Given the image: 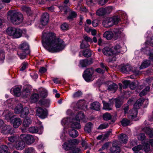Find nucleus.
Segmentation results:
<instances>
[{"instance_id":"obj_1","label":"nucleus","mask_w":153,"mask_h":153,"mask_svg":"<svg viewBox=\"0 0 153 153\" xmlns=\"http://www.w3.org/2000/svg\"><path fill=\"white\" fill-rule=\"evenodd\" d=\"M42 42L43 46L49 52L52 53L59 51L65 47L63 40L56 38L54 33L43 32Z\"/></svg>"},{"instance_id":"obj_2","label":"nucleus","mask_w":153,"mask_h":153,"mask_svg":"<svg viewBox=\"0 0 153 153\" xmlns=\"http://www.w3.org/2000/svg\"><path fill=\"white\" fill-rule=\"evenodd\" d=\"M7 18L15 25H19L23 20L22 15L15 10H10L7 13Z\"/></svg>"},{"instance_id":"obj_3","label":"nucleus","mask_w":153,"mask_h":153,"mask_svg":"<svg viewBox=\"0 0 153 153\" xmlns=\"http://www.w3.org/2000/svg\"><path fill=\"white\" fill-rule=\"evenodd\" d=\"M143 102V99H139L136 101L134 105V108L130 110L128 113L127 116L129 119L136 120L135 118L137 114V109L140 108Z\"/></svg>"},{"instance_id":"obj_4","label":"nucleus","mask_w":153,"mask_h":153,"mask_svg":"<svg viewBox=\"0 0 153 153\" xmlns=\"http://www.w3.org/2000/svg\"><path fill=\"white\" fill-rule=\"evenodd\" d=\"M30 53V51L28 44L26 42H24L22 44L17 52L20 59H25L26 57V55L29 54Z\"/></svg>"},{"instance_id":"obj_5","label":"nucleus","mask_w":153,"mask_h":153,"mask_svg":"<svg viewBox=\"0 0 153 153\" xmlns=\"http://www.w3.org/2000/svg\"><path fill=\"white\" fill-rule=\"evenodd\" d=\"M6 33L8 35L12 36L13 38L16 39L22 36V31L19 28L10 27L7 29Z\"/></svg>"},{"instance_id":"obj_6","label":"nucleus","mask_w":153,"mask_h":153,"mask_svg":"<svg viewBox=\"0 0 153 153\" xmlns=\"http://www.w3.org/2000/svg\"><path fill=\"white\" fill-rule=\"evenodd\" d=\"M120 33L119 32L114 31L113 33L111 31H105L103 36L107 40H110L113 38L114 40L117 39L120 37Z\"/></svg>"},{"instance_id":"obj_7","label":"nucleus","mask_w":153,"mask_h":153,"mask_svg":"<svg viewBox=\"0 0 153 153\" xmlns=\"http://www.w3.org/2000/svg\"><path fill=\"white\" fill-rule=\"evenodd\" d=\"M20 139L28 145L32 144L35 141L33 137L30 134H21L20 136Z\"/></svg>"},{"instance_id":"obj_8","label":"nucleus","mask_w":153,"mask_h":153,"mask_svg":"<svg viewBox=\"0 0 153 153\" xmlns=\"http://www.w3.org/2000/svg\"><path fill=\"white\" fill-rule=\"evenodd\" d=\"M85 74L83 76L85 80L87 82L92 81L91 77L93 74V70L92 68L87 69L85 72Z\"/></svg>"},{"instance_id":"obj_9","label":"nucleus","mask_w":153,"mask_h":153,"mask_svg":"<svg viewBox=\"0 0 153 153\" xmlns=\"http://www.w3.org/2000/svg\"><path fill=\"white\" fill-rule=\"evenodd\" d=\"M37 115L41 119H44L47 117V111L46 109H43L38 107L36 110Z\"/></svg>"},{"instance_id":"obj_10","label":"nucleus","mask_w":153,"mask_h":153,"mask_svg":"<svg viewBox=\"0 0 153 153\" xmlns=\"http://www.w3.org/2000/svg\"><path fill=\"white\" fill-rule=\"evenodd\" d=\"M10 122L13 124V126L14 128H17L21 125L22 121L20 118L16 117L13 119H11Z\"/></svg>"},{"instance_id":"obj_11","label":"nucleus","mask_w":153,"mask_h":153,"mask_svg":"<svg viewBox=\"0 0 153 153\" xmlns=\"http://www.w3.org/2000/svg\"><path fill=\"white\" fill-rule=\"evenodd\" d=\"M103 106V109L107 111H110L112 110L113 105L114 104L113 101L112 100L110 101L109 102H106L105 101H102Z\"/></svg>"},{"instance_id":"obj_12","label":"nucleus","mask_w":153,"mask_h":153,"mask_svg":"<svg viewBox=\"0 0 153 153\" xmlns=\"http://www.w3.org/2000/svg\"><path fill=\"white\" fill-rule=\"evenodd\" d=\"M102 52L104 55L109 56L114 55V53L112 49L109 47H106L102 49Z\"/></svg>"},{"instance_id":"obj_13","label":"nucleus","mask_w":153,"mask_h":153,"mask_svg":"<svg viewBox=\"0 0 153 153\" xmlns=\"http://www.w3.org/2000/svg\"><path fill=\"white\" fill-rule=\"evenodd\" d=\"M49 15L47 13H45L42 15L41 20V23L43 26L46 25L48 22Z\"/></svg>"},{"instance_id":"obj_14","label":"nucleus","mask_w":153,"mask_h":153,"mask_svg":"<svg viewBox=\"0 0 153 153\" xmlns=\"http://www.w3.org/2000/svg\"><path fill=\"white\" fill-rule=\"evenodd\" d=\"M102 25L105 27H110L113 25L114 23L112 18H107L104 20L102 22Z\"/></svg>"},{"instance_id":"obj_15","label":"nucleus","mask_w":153,"mask_h":153,"mask_svg":"<svg viewBox=\"0 0 153 153\" xmlns=\"http://www.w3.org/2000/svg\"><path fill=\"white\" fill-rule=\"evenodd\" d=\"M19 141L17 142L15 144V148L18 150H22L25 147V143L24 140L20 139Z\"/></svg>"},{"instance_id":"obj_16","label":"nucleus","mask_w":153,"mask_h":153,"mask_svg":"<svg viewBox=\"0 0 153 153\" xmlns=\"http://www.w3.org/2000/svg\"><path fill=\"white\" fill-rule=\"evenodd\" d=\"M22 88V86L21 85H19L14 88L13 90L14 95L17 97L21 96V91Z\"/></svg>"},{"instance_id":"obj_17","label":"nucleus","mask_w":153,"mask_h":153,"mask_svg":"<svg viewBox=\"0 0 153 153\" xmlns=\"http://www.w3.org/2000/svg\"><path fill=\"white\" fill-rule=\"evenodd\" d=\"M72 123L71 124L72 128L79 129L81 128V126L79 123V121H77L75 119H72L71 121Z\"/></svg>"},{"instance_id":"obj_18","label":"nucleus","mask_w":153,"mask_h":153,"mask_svg":"<svg viewBox=\"0 0 153 153\" xmlns=\"http://www.w3.org/2000/svg\"><path fill=\"white\" fill-rule=\"evenodd\" d=\"M132 67L129 65H123L121 68V71L124 73H128L132 70Z\"/></svg>"},{"instance_id":"obj_19","label":"nucleus","mask_w":153,"mask_h":153,"mask_svg":"<svg viewBox=\"0 0 153 153\" xmlns=\"http://www.w3.org/2000/svg\"><path fill=\"white\" fill-rule=\"evenodd\" d=\"M118 138L119 141L124 143H126L128 140V137L127 135L124 134H121L118 136Z\"/></svg>"},{"instance_id":"obj_20","label":"nucleus","mask_w":153,"mask_h":153,"mask_svg":"<svg viewBox=\"0 0 153 153\" xmlns=\"http://www.w3.org/2000/svg\"><path fill=\"white\" fill-rule=\"evenodd\" d=\"M92 63V61L91 59L89 60L85 59L81 60L80 61V64L83 67H85L91 64Z\"/></svg>"},{"instance_id":"obj_21","label":"nucleus","mask_w":153,"mask_h":153,"mask_svg":"<svg viewBox=\"0 0 153 153\" xmlns=\"http://www.w3.org/2000/svg\"><path fill=\"white\" fill-rule=\"evenodd\" d=\"M12 129V128L10 126H5L2 128L1 132L4 134H9L11 133Z\"/></svg>"},{"instance_id":"obj_22","label":"nucleus","mask_w":153,"mask_h":153,"mask_svg":"<svg viewBox=\"0 0 153 153\" xmlns=\"http://www.w3.org/2000/svg\"><path fill=\"white\" fill-rule=\"evenodd\" d=\"M117 88L118 85L114 83L108 86V90L111 93H114L116 92Z\"/></svg>"},{"instance_id":"obj_23","label":"nucleus","mask_w":153,"mask_h":153,"mask_svg":"<svg viewBox=\"0 0 153 153\" xmlns=\"http://www.w3.org/2000/svg\"><path fill=\"white\" fill-rule=\"evenodd\" d=\"M90 108L91 109L99 111L100 109V105L99 102H94L91 104Z\"/></svg>"},{"instance_id":"obj_24","label":"nucleus","mask_w":153,"mask_h":153,"mask_svg":"<svg viewBox=\"0 0 153 153\" xmlns=\"http://www.w3.org/2000/svg\"><path fill=\"white\" fill-rule=\"evenodd\" d=\"M30 92L29 89L27 88H24L21 92V96L24 98L27 97L30 94Z\"/></svg>"},{"instance_id":"obj_25","label":"nucleus","mask_w":153,"mask_h":153,"mask_svg":"<svg viewBox=\"0 0 153 153\" xmlns=\"http://www.w3.org/2000/svg\"><path fill=\"white\" fill-rule=\"evenodd\" d=\"M39 95L37 94H34L30 97V100L32 103H35L37 102L38 100Z\"/></svg>"},{"instance_id":"obj_26","label":"nucleus","mask_w":153,"mask_h":153,"mask_svg":"<svg viewBox=\"0 0 153 153\" xmlns=\"http://www.w3.org/2000/svg\"><path fill=\"white\" fill-rule=\"evenodd\" d=\"M31 123V120L30 118L27 117L24 119L23 123V124L24 127H27L29 126Z\"/></svg>"},{"instance_id":"obj_27","label":"nucleus","mask_w":153,"mask_h":153,"mask_svg":"<svg viewBox=\"0 0 153 153\" xmlns=\"http://www.w3.org/2000/svg\"><path fill=\"white\" fill-rule=\"evenodd\" d=\"M3 115L5 116V118L7 120L10 119V121L11 119H13L11 117L13 114V112L9 111L7 110L3 112Z\"/></svg>"},{"instance_id":"obj_28","label":"nucleus","mask_w":153,"mask_h":153,"mask_svg":"<svg viewBox=\"0 0 153 153\" xmlns=\"http://www.w3.org/2000/svg\"><path fill=\"white\" fill-rule=\"evenodd\" d=\"M50 101L49 99L43 98L39 101V103L46 107L48 106Z\"/></svg>"},{"instance_id":"obj_29","label":"nucleus","mask_w":153,"mask_h":153,"mask_svg":"<svg viewBox=\"0 0 153 153\" xmlns=\"http://www.w3.org/2000/svg\"><path fill=\"white\" fill-rule=\"evenodd\" d=\"M69 133L70 136L72 137H76L79 135L78 131L74 129H72L69 131Z\"/></svg>"},{"instance_id":"obj_30","label":"nucleus","mask_w":153,"mask_h":153,"mask_svg":"<svg viewBox=\"0 0 153 153\" xmlns=\"http://www.w3.org/2000/svg\"><path fill=\"white\" fill-rule=\"evenodd\" d=\"M150 64L149 60H145L143 62L140 68V69H143L148 67Z\"/></svg>"},{"instance_id":"obj_31","label":"nucleus","mask_w":153,"mask_h":153,"mask_svg":"<svg viewBox=\"0 0 153 153\" xmlns=\"http://www.w3.org/2000/svg\"><path fill=\"white\" fill-rule=\"evenodd\" d=\"M120 149L119 146H115L113 143V146L111 149V152L112 153H119L120 152Z\"/></svg>"},{"instance_id":"obj_32","label":"nucleus","mask_w":153,"mask_h":153,"mask_svg":"<svg viewBox=\"0 0 153 153\" xmlns=\"http://www.w3.org/2000/svg\"><path fill=\"white\" fill-rule=\"evenodd\" d=\"M84 117L83 113L80 111L76 115L75 119L77 121H79L80 120H83Z\"/></svg>"},{"instance_id":"obj_33","label":"nucleus","mask_w":153,"mask_h":153,"mask_svg":"<svg viewBox=\"0 0 153 153\" xmlns=\"http://www.w3.org/2000/svg\"><path fill=\"white\" fill-rule=\"evenodd\" d=\"M21 9L22 11L27 13L29 15H30L32 14L30 8L25 5L22 6L21 7Z\"/></svg>"},{"instance_id":"obj_34","label":"nucleus","mask_w":153,"mask_h":153,"mask_svg":"<svg viewBox=\"0 0 153 153\" xmlns=\"http://www.w3.org/2000/svg\"><path fill=\"white\" fill-rule=\"evenodd\" d=\"M21 113V117H24L26 116L29 113L28 108L27 107H25L23 109Z\"/></svg>"},{"instance_id":"obj_35","label":"nucleus","mask_w":153,"mask_h":153,"mask_svg":"<svg viewBox=\"0 0 153 153\" xmlns=\"http://www.w3.org/2000/svg\"><path fill=\"white\" fill-rule=\"evenodd\" d=\"M115 106L116 108H120L123 104V101L120 98H118L115 99Z\"/></svg>"},{"instance_id":"obj_36","label":"nucleus","mask_w":153,"mask_h":153,"mask_svg":"<svg viewBox=\"0 0 153 153\" xmlns=\"http://www.w3.org/2000/svg\"><path fill=\"white\" fill-rule=\"evenodd\" d=\"M92 126V124L91 122H89L87 123L84 128L85 131L88 133L90 132L91 131Z\"/></svg>"},{"instance_id":"obj_37","label":"nucleus","mask_w":153,"mask_h":153,"mask_svg":"<svg viewBox=\"0 0 153 153\" xmlns=\"http://www.w3.org/2000/svg\"><path fill=\"white\" fill-rule=\"evenodd\" d=\"M22 109V105L20 104H18L15 108L14 109V112L15 113L17 114L21 113Z\"/></svg>"},{"instance_id":"obj_38","label":"nucleus","mask_w":153,"mask_h":153,"mask_svg":"<svg viewBox=\"0 0 153 153\" xmlns=\"http://www.w3.org/2000/svg\"><path fill=\"white\" fill-rule=\"evenodd\" d=\"M96 14L98 16H103L105 15V13L104 8H101L97 10L96 12Z\"/></svg>"},{"instance_id":"obj_39","label":"nucleus","mask_w":153,"mask_h":153,"mask_svg":"<svg viewBox=\"0 0 153 153\" xmlns=\"http://www.w3.org/2000/svg\"><path fill=\"white\" fill-rule=\"evenodd\" d=\"M121 46L119 44H117L114 47V50H113L114 55L117 54L120 52Z\"/></svg>"},{"instance_id":"obj_40","label":"nucleus","mask_w":153,"mask_h":153,"mask_svg":"<svg viewBox=\"0 0 153 153\" xmlns=\"http://www.w3.org/2000/svg\"><path fill=\"white\" fill-rule=\"evenodd\" d=\"M8 149V147L6 146L2 145L0 146V153H7Z\"/></svg>"},{"instance_id":"obj_41","label":"nucleus","mask_w":153,"mask_h":153,"mask_svg":"<svg viewBox=\"0 0 153 153\" xmlns=\"http://www.w3.org/2000/svg\"><path fill=\"white\" fill-rule=\"evenodd\" d=\"M150 87L148 86L146 87L143 90L140 94V97H142L146 94L149 91Z\"/></svg>"},{"instance_id":"obj_42","label":"nucleus","mask_w":153,"mask_h":153,"mask_svg":"<svg viewBox=\"0 0 153 153\" xmlns=\"http://www.w3.org/2000/svg\"><path fill=\"white\" fill-rule=\"evenodd\" d=\"M83 54L85 57H88L91 56V52L90 50L87 49L83 51Z\"/></svg>"},{"instance_id":"obj_43","label":"nucleus","mask_w":153,"mask_h":153,"mask_svg":"<svg viewBox=\"0 0 153 153\" xmlns=\"http://www.w3.org/2000/svg\"><path fill=\"white\" fill-rule=\"evenodd\" d=\"M112 116L111 115L108 113H106L103 114V119L106 121L109 120L111 119Z\"/></svg>"},{"instance_id":"obj_44","label":"nucleus","mask_w":153,"mask_h":153,"mask_svg":"<svg viewBox=\"0 0 153 153\" xmlns=\"http://www.w3.org/2000/svg\"><path fill=\"white\" fill-rule=\"evenodd\" d=\"M122 125L124 126H128L130 123L129 120L126 119L124 118L121 122Z\"/></svg>"},{"instance_id":"obj_45","label":"nucleus","mask_w":153,"mask_h":153,"mask_svg":"<svg viewBox=\"0 0 153 153\" xmlns=\"http://www.w3.org/2000/svg\"><path fill=\"white\" fill-rule=\"evenodd\" d=\"M63 148L66 150H68L70 149L72 147L70 144L69 143V141L68 143H65L62 145Z\"/></svg>"},{"instance_id":"obj_46","label":"nucleus","mask_w":153,"mask_h":153,"mask_svg":"<svg viewBox=\"0 0 153 153\" xmlns=\"http://www.w3.org/2000/svg\"><path fill=\"white\" fill-rule=\"evenodd\" d=\"M106 14L110 13L114 9V7L112 6L107 7L104 8Z\"/></svg>"},{"instance_id":"obj_47","label":"nucleus","mask_w":153,"mask_h":153,"mask_svg":"<svg viewBox=\"0 0 153 153\" xmlns=\"http://www.w3.org/2000/svg\"><path fill=\"white\" fill-rule=\"evenodd\" d=\"M89 45L86 41L82 40L80 45V47L81 48L83 49L88 47Z\"/></svg>"},{"instance_id":"obj_48","label":"nucleus","mask_w":153,"mask_h":153,"mask_svg":"<svg viewBox=\"0 0 153 153\" xmlns=\"http://www.w3.org/2000/svg\"><path fill=\"white\" fill-rule=\"evenodd\" d=\"M39 94L40 97L43 98L46 97L48 95L47 91L44 89H43L42 91L40 92Z\"/></svg>"},{"instance_id":"obj_49","label":"nucleus","mask_w":153,"mask_h":153,"mask_svg":"<svg viewBox=\"0 0 153 153\" xmlns=\"http://www.w3.org/2000/svg\"><path fill=\"white\" fill-rule=\"evenodd\" d=\"M39 129L37 127H32L29 128V131L32 133H36L38 132Z\"/></svg>"},{"instance_id":"obj_50","label":"nucleus","mask_w":153,"mask_h":153,"mask_svg":"<svg viewBox=\"0 0 153 153\" xmlns=\"http://www.w3.org/2000/svg\"><path fill=\"white\" fill-rule=\"evenodd\" d=\"M69 142V143L71 146L73 147V145H77L79 143V140L76 139H73L72 140H70L68 141Z\"/></svg>"},{"instance_id":"obj_51","label":"nucleus","mask_w":153,"mask_h":153,"mask_svg":"<svg viewBox=\"0 0 153 153\" xmlns=\"http://www.w3.org/2000/svg\"><path fill=\"white\" fill-rule=\"evenodd\" d=\"M112 18L113 19V22L114 23V25H116L118 24L120 20V19L118 16H114Z\"/></svg>"},{"instance_id":"obj_52","label":"nucleus","mask_w":153,"mask_h":153,"mask_svg":"<svg viewBox=\"0 0 153 153\" xmlns=\"http://www.w3.org/2000/svg\"><path fill=\"white\" fill-rule=\"evenodd\" d=\"M18 139V137L17 136H12L8 137V140L11 142L13 143L16 141Z\"/></svg>"},{"instance_id":"obj_53","label":"nucleus","mask_w":153,"mask_h":153,"mask_svg":"<svg viewBox=\"0 0 153 153\" xmlns=\"http://www.w3.org/2000/svg\"><path fill=\"white\" fill-rule=\"evenodd\" d=\"M77 16V14L75 12L73 11L71 12L69 16L68 17L67 19H72L75 18Z\"/></svg>"},{"instance_id":"obj_54","label":"nucleus","mask_w":153,"mask_h":153,"mask_svg":"<svg viewBox=\"0 0 153 153\" xmlns=\"http://www.w3.org/2000/svg\"><path fill=\"white\" fill-rule=\"evenodd\" d=\"M84 101L82 100H79L77 103V105L80 108L84 109L83 106L84 105Z\"/></svg>"},{"instance_id":"obj_55","label":"nucleus","mask_w":153,"mask_h":153,"mask_svg":"<svg viewBox=\"0 0 153 153\" xmlns=\"http://www.w3.org/2000/svg\"><path fill=\"white\" fill-rule=\"evenodd\" d=\"M108 125L107 123H104L101 124L97 128V129L102 130L108 128Z\"/></svg>"},{"instance_id":"obj_56","label":"nucleus","mask_w":153,"mask_h":153,"mask_svg":"<svg viewBox=\"0 0 153 153\" xmlns=\"http://www.w3.org/2000/svg\"><path fill=\"white\" fill-rule=\"evenodd\" d=\"M70 120L71 119L70 118H64L61 121L62 124V125H65L68 124Z\"/></svg>"},{"instance_id":"obj_57","label":"nucleus","mask_w":153,"mask_h":153,"mask_svg":"<svg viewBox=\"0 0 153 153\" xmlns=\"http://www.w3.org/2000/svg\"><path fill=\"white\" fill-rule=\"evenodd\" d=\"M143 148V146L142 145H139L137 146H135L132 149L134 152H137V151L141 150Z\"/></svg>"},{"instance_id":"obj_58","label":"nucleus","mask_w":153,"mask_h":153,"mask_svg":"<svg viewBox=\"0 0 153 153\" xmlns=\"http://www.w3.org/2000/svg\"><path fill=\"white\" fill-rule=\"evenodd\" d=\"M82 94L81 91H78L75 92L73 95V97L74 98L79 97Z\"/></svg>"},{"instance_id":"obj_59","label":"nucleus","mask_w":153,"mask_h":153,"mask_svg":"<svg viewBox=\"0 0 153 153\" xmlns=\"http://www.w3.org/2000/svg\"><path fill=\"white\" fill-rule=\"evenodd\" d=\"M123 88L124 89H126L128 87V86L131 83L129 80H125L123 82Z\"/></svg>"},{"instance_id":"obj_60","label":"nucleus","mask_w":153,"mask_h":153,"mask_svg":"<svg viewBox=\"0 0 153 153\" xmlns=\"http://www.w3.org/2000/svg\"><path fill=\"white\" fill-rule=\"evenodd\" d=\"M77 8L81 12H87L88 11V10L85 7L83 6L80 7L78 6Z\"/></svg>"},{"instance_id":"obj_61","label":"nucleus","mask_w":153,"mask_h":153,"mask_svg":"<svg viewBox=\"0 0 153 153\" xmlns=\"http://www.w3.org/2000/svg\"><path fill=\"white\" fill-rule=\"evenodd\" d=\"M60 27L62 30H67L68 29V26L67 24L65 23L62 24Z\"/></svg>"},{"instance_id":"obj_62","label":"nucleus","mask_w":153,"mask_h":153,"mask_svg":"<svg viewBox=\"0 0 153 153\" xmlns=\"http://www.w3.org/2000/svg\"><path fill=\"white\" fill-rule=\"evenodd\" d=\"M34 149L32 147H30L26 149L25 153H34Z\"/></svg>"},{"instance_id":"obj_63","label":"nucleus","mask_w":153,"mask_h":153,"mask_svg":"<svg viewBox=\"0 0 153 153\" xmlns=\"http://www.w3.org/2000/svg\"><path fill=\"white\" fill-rule=\"evenodd\" d=\"M145 135L143 133H140L138 135V138L141 140H143L145 138Z\"/></svg>"},{"instance_id":"obj_64","label":"nucleus","mask_w":153,"mask_h":153,"mask_svg":"<svg viewBox=\"0 0 153 153\" xmlns=\"http://www.w3.org/2000/svg\"><path fill=\"white\" fill-rule=\"evenodd\" d=\"M148 51L149 59L151 60H153V50H149Z\"/></svg>"}]
</instances>
